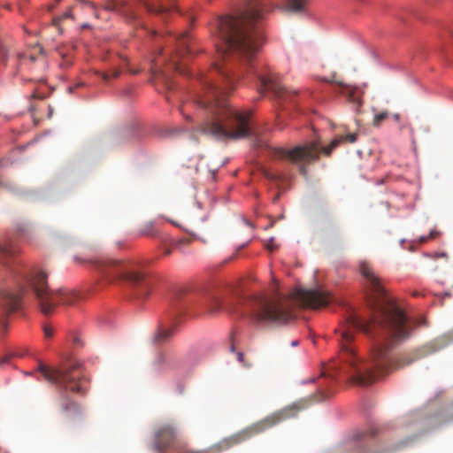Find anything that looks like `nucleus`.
<instances>
[{
    "mask_svg": "<svg viewBox=\"0 0 453 453\" xmlns=\"http://www.w3.org/2000/svg\"><path fill=\"white\" fill-rule=\"evenodd\" d=\"M265 176L267 179L271 180H278V176H277V175H275V174H273V173H269V172H267V171H266V172H265Z\"/></svg>",
    "mask_w": 453,
    "mask_h": 453,
    "instance_id": "7c9ffc66",
    "label": "nucleus"
},
{
    "mask_svg": "<svg viewBox=\"0 0 453 453\" xmlns=\"http://www.w3.org/2000/svg\"><path fill=\"white\" fill-rule=\"evenodd\" d=\"M440 233L437 230H431L427 237H429V240L435 239Z\"/></svg>",
    "mask_w": 453,
    "mask_h": 453,
    "instance_id": "473e14b6",
    "label": "nucleus"
},
{
    "mask_svg": "<svg viewBox=\"0 0 453 453\" xmlns=\"http://www.w3.org/2000/svg\"><path fill=\"white\" fill-rule=\"evenodd\" d=\"M17 252L16 248L11 242H0V254L4 256H13Z\"/></svg>",
    "mask_w": 453,
    "mask_h": 453,
    "instance_id": "412c9836",
    "label": "nucleus"
},
{
    "mask_svg": "<svg viewBox=\"0 0 453 453\" xmlns=\"http://www.w3.org/2000/svg\"><path fill=\"white\" fill-rule=\"evenodd\" d=\"M150 13L165 15L175 8L173 0H140Z\"/></svg>",
    "mask_w": 453,
    "mask_h": 453,
    "instance_id": "9b49d317",
    "label": "nucleus"
},
{
    "mask_svg": "<svg viewBox=\"0 0 453 453\" xmlns=\"http://www.w3.org/2000/svg\"><path fill=\"white\" fill-rule=\"evenodd\" d=\"M237 359L240 363H242L245 367H251V364H248L244 361V355L242 352H237L236 354Z\"/></svg>",
    "mask_w": 453,
    "mask_h": 453,
    "instance_id": "cd10ccee",
    "label": "nucleus"
},
{
    "mask_svg": "<svg viewBox=\"0 0 453 453\" xmlns=\"http://www.w3.org/2000/svg\"><path fill=\"white\" fill-rule=\"evenodd\" d=\"M152 292L150 285H127L126 294L131 299L142 301L146 299Z\"/></svg>",
    "mask_w": 453,
    "mask_h": 453,
    "instance_id": "2eb2a0df",
    "label": "nucleus"
},
{
    "mask_svg": "<svg viewBox=\"0 0 453 453\" xmlns=\"http://www.w3.org/2000/svg\"><path fill=\"white\" fill-rule=\"evenodd\" d=\"M358 271L363 279L369 283H381L382 281V279L375 272L372 265L365 260H362L358 263Z\"/></svg>",
    "mask_w": 453,
    "mask_h": 453,
    "instance_id": "4468645a",
    "label": "nucleus"
},
{
    "mask_svg": "<svg viewBox=\"0 0 453 453\" xmlns=\"http://www.w3.org/2000/svg\"><path fill=\"white\" fill-rule=\"evenodd\" d=\"M292 409H285L268 416L257 425L258 431L271 427L291 416Z\"/></svg>",
    "mask_w": 453,
    "mask_h": 453,
    "instance_id": "ddd939ff",
    "label": "nucleus"
},
{
    "mask_svg": "<svg viewBox=\"0 0 453 453\" xmlns=\"http://www.w3.org/2000/svg\"><path fill=\"white\" fill-rule=\"evenodd\" d=\"M82 27V28H87V27H89V25H88V24H87V23H85V24H83V25H82V27Z\"/></svg>",
    "mask_w": 453,
    "mask_h": 453,
    "instance_id": "a19ab883",
    "label": "nucleus"
},
{
    "mask_svg": "<svg viewBox=\"0 0 453 453\" xmlns=\"http://www.w3.org/2000/svg\"><path fill=\"white\" fill-rule=\"evenodd\" d=\"M297 344H298V342H297V341H293V342H291V345H292V346H296Z\"/></svg>",
    "mask_w": 453,
    "mask_h": 453,
    "instance_id": "ea45409f",
    "label": "nucleus"
},
{
    "mask_svg": "<svg viewBox=\"0 0 453 453\" xmlns=\"http://www.w3.org/2000/svg\"><path fill=\"white\" fill-rule=\"evenodd\" d=\"M104 81H109L111 80V78H117L119 74V71L117 70V69H114L111 71V73H102V72H97L96 73Z\"/></svg>",
    "mask_w": 453,
    "mask_h": 453,
    "instance_id": "b1692460",
    "label": "nucleus"
},
{
    "mask_svg": "<svg viewBox=\"0 0 453 453\" xmlns=\"http://www.w3.org/2000/svg\"><path fill=\"white\" fill-rule=\"evenodd\" d=\"M31 283H46L48 273L42 268L35 267L28 273Z\"/></svg>",
    "mask_w": 453,
    "mask_h": 453,
    "instance_id": "dca6fc26",
    "label": "nucleus"
},
{
    "mask_svg": "<svg viewBox=\"0 0 453 453\" xmlns=\"http://www.w3.org/2000/svg\"><path fill=\"white\" fill-rule=\"evenodd\" d=\"M172 248H173V247H172L171 245H170V247H165V248H164V255H165V256H169V255H171V253H172Z\"/></svg>",
    "mask_w": 453,
    "mask_h": 453,
    "instance_id": "72a5a7b5",
    "label": "nucleus"
},
{
    "mask_svg": "<svg viewBox=\"0 0 453 453\" xmlns=\"http://www.w3.org/2000/svg\"><path fill=\"white\" fill-rule=\"evenodd\" d=\"M174 40L177 43L176 51L173 56L171 57L169 68L174 72L184 73L181 70L177 58L185 54H194V49L191 44V39L188 32L180 34L179 36H175Z\"/></svg>",
    "mask_w": 453,
    "mask_h": 453,
    "instance_id": "1a4fd4ad",
    "label": "nucleus"
},
{
    "mask_svg": "<svg viewBox=\"0 0 453 453\" xmlns=\"http://www.w3.org/2000/svg\"><path fill=\"white\" fill-rule=\"evenodd\" d=\"M171 292L174 297L179 298L186 293V288L181 285H176Z\"/></svg>",
    "mask_w": 453,
    "mask_h": 453,
    "instance_id": "393cba45",
    "label": "nucleus"
},
{
    "mask_svg": "<svg viewBox=\"0 0 453 453\" xmlns=\"http://www.w3.org/2000/svg\"><path fill=\"white\" fill-rule=\"evenodd\" d=\"M57 2H59L60 0H56Z\"/></svg>",
    "mask_w": 453,
    "mask_h": 453,
    "instance_id": "a18cd8bd",
    "label": "nucleus"
},
{
    "mask_svg": "<svg viewBox=\"0 0 453 453\" xmlns=\"http://www.w3.org/2000/svg\"><path fill=\"white\" fill-rule=\"evenodd\" d=\"M304 0H288L287 9L292 12H301L304 10Z\"/></svg>",
    "mask_w": 453,
    "mask_h": 453,
    "instance_id": "a211bd4d",
    "label": "nucleus"
},
{
    "mask_svg": "<svg viewBox=\"0 0 453 453\" xmlns=\"http://www.w3.org/2000/svg\"><path fill=\"white\" fill-rule=\"evenodd\" d=\"M189 242V239L182 238L178 240H171L169 245H171L173 249H180L182 246L188 245Z\"/></svg>",
    "mask_w": 453,
    "mask_h": 453,
    "instance_id": "4be33fe9",
    "label": "nucleus"
},
{
    "mask_svg": "<svg viewBox=\"0 0 453 453\" xmlns=\"http://www.w3.org/2000/svg\"><path fill=\"white\" fill-rule=\"evenodd\" d=\"M73 19L72 10H66L62 15L54 17L52 19V25L57 28L59 35L63 34V25L67 20Z\"/></svg>",
    "mask_w": 453,
    "mask_h": 453,
    "instance_id": "f3484780",
    "label": "nucleus"
},
{
    "mask_svg": "<svg viewBox=\"0 0 453 453\" xmlns=\"http://www.w3.org/2000/svg\"><path fill=\"white\" fill-rule=\"evenodd\" d=\"M153 226L152 224H148L145 226L143 229L141 230V234L142 235H150L152 234Z\"/></svg>",
    "mask_w": 453,
    "mask_h": 453,
    "instance_id": "bb28decb",
    "label": "nucleus"
},
{
    "mask_svg": "<svg viewBox=\"0 0 453 453\" xmlns=\"http://www.w3.org/2000/svg\"><path fill=\"white\" fill-rule=\"evenodd\" d=\"M357 139L355 133L347 135H340L333 139L327 147H320L318 142H307L303 145H298L293 149L278 147L273 150V155L279 158L290 161L300 167L302 174H306L305 165L319 159V154L323 152L329 156L331 152L343 142L354 143Z\"/></svg>",
    "mask_w": 453,
    "mask_h": 453,
    "instance_id": "0eeeda50",
    "label": "nucleus"
},
{
    "mask_svg": "<svg viewBox=\"0 0 453 453\" xmlns=\"http://www.w3.org/2000/svg\"><path fill=\"white\" fill-rule=\"evenodd\" d=\"M175 438L174 429L165 425L158 428L155 434V449L158 453H164L171 446Z\"/></svg>",
    "mask_w": 453,
    "mask_h": 453,
    "instance_id": "9d476101",
    "label": "nucleus"
},
{
    "mask_svg": "<svg viewBox=\"0 0 453 453\" xmlns=\"http://www.w3.org/2000/svg\"><path fill=\"white\" fill-rule=\"evenodd\" d=\"M14 356H15V354H6V355H4V357H2L0 358V365H4V364H8V363H9V361L11 360V358H12V357H14Z\"/></svg>",
    "mask_w": 453,
    "mask_h": 453,
    "instance_id": "c85d7f7f",
    "label": "nucleus"
},
{
    "mask_svg": "<svg viewBox=\"0 0 453 453\" xmlns=\"http://www.w3.org/2000/svg\"><path fill=\"white\" fill-rule=\"evenodd\" d=\"M0 285V328L3 334L7 331V317L21 310L26 293L34 296L41 311L50 314L60 303L70 304L77 299L85 297V294L68 287L58 288L50 285Z\"/></svg>",
    "mask_w": 453,
    "mask_h": 453,
    "instance_id": "20e7f679",
    "label": "nucleus"
},
{
    "mask_svg": "<svg viewBox=\"0 0 453 453\" xmlns=\"http://www.w3.org/2000/svg\"><path fill=\"white\" fill-rule=\"evenodd\" d=\"M265 0H245V7L236 16L226 15L215 19L212 28L220 42L217 44L219 60L214 63L213 71L219 79L214 81L201 78L203 96L197 103L207 111L216 103L226 101L225 96L234 89L238 77L233 72V63L240 61L249 72L257 77L259 92L271 91L279 100H292L296 91L288 90L279 81L278 76L269 73L262 75L256 66V54L262 44L263 33L255 24L267 12Z\"/></svg>",
    "mask_w": 453,
    "mask_h": 453,
    "instance_id": "f03ea898",
    "label": "nucleus"
},
{
    "mask_svg": "<svg viewBox=\"0 0 453 453\" xmlns=\"http://www.w3.org/2000/svg\"><path fill=\"white\" fill-rule=\"evenodd\" d=\"M173 330L172 328H165L159 330L158 333L154 337V341L157 343L164 342L170 339V337L173 335Z\"/></svg>",
    "mask_w": 453,
    "mask_h": 453,
    "instance_id": "6ab92c4d",
    "label": "nucleus"
},
{
    "mask_svg": "<svg viewBox=\"0 0 453 453\" xmlns=\"http://www.w3.org/2000/svg\"><path fill=\"white\" fill-rule=\"evenodd\" d=\"M384 285H367L365 298L372 314L365 319L351 311L349 328L341 331L342 372L353 383L367 386L389 371L403 367L424 356L421 350L393 360L389 350L408 339L414 327L426 326L425 318L414 321L403 303L393 297Z\"/></svg>",
    "mask_w": 453,
    "mask_h": 453,
    "instance_id": "f257e3e1",
    "label": "nucleus"
},
{
    "mask_svg": "<svg viewBox=\"0 0 453 453\" xmlns=\"http://www.w3.org/2000/svg\"><path fill=\"white\" fill-rule=\"evenodd\" d=\"M388 116V111H382L380 113H377L373 117L372 124L375 127H379L383 120H385Z\"/></svg>",
    "mask_w": 453,
    "mask_h": 453,
    "instance_id": "5701e85b",
    "label": "nucleus"
},
{
    "mask_svg": "<svg viewBox=\"0 0 453 453\" xmlns=\"http://www.w3.org/2000/svg\"><path fill=\"white\" fill-rule=\"evenodd\" d=\"M31 96L33 98H39V99H42L43 98V96L42 95H40V94H37L36 92H34Z\"/></svg>",
    "mask_w": 453,
    "mask_h": 453,
    "instance_id": "f704fd0d",
    "label": "nucleus"
},
{
    "mask_svg": "<svg viewBox=\"0 0 453 453\" xmlns=\"http://www.w3.org/2000/svg\"><path fill=\"white\" fill-rule=\"evenodd\" d=\"M38 371L47 381L58 388L60 392L58 404L65 417L73 418L80 416L81 407L68 397L67 392L83 395L87 391L88 380L81 365L76 362L68 366L51 368L40 364Z\"/></svg>",
    "mask_w": 453,
    "mask_h": 453,
    "instance_id": "423d86ee",
    "label": "nucleus"
},
{
    "mask_svg": "<svg viewBox=\"0 0 453 453\" xmlns=\"http://www.w3.org/2000/svg\"><path fill=\"white\" fill-rule=\"evenodd\" d=\"M338 84L342 88L341 93L346 96L357 109H358L363 104L362 96L364 94V89L358 87L347 85L342 82H338Z\"/></svg>",
    "mask_w": 453,
    "mask_h": 453,
    "instance_id": "f8f14e48",
    "label": "nucleus"
},
{
    "mask_svg": "<svg viewBox=\"0 0 453 453\" xmlns=\"http://www.w3.org/2000/svg\"><path fill=\"white\" fill-rule=\"evenodd\" d=\"M428 240H429V237H427V235L426 236H421L419 238V242L420 243H424V242H427Z\"/></svg>",
    "mask_w": 453,
    "mask_h": 453,
    "instance_id": "c9c22d12",
    "label": "nucleus"
},
{
    "mask_svg": "<svg viewBox=\"0 0 453 453\" xmlns=\"http://www.w3.org/2000/svg\"><path fill=\"white\" fill-rule=\"evenodd\" d=\"M49 108H50V116H51V114H52V109H51V107H50V106H49Z\"/></svg>",
    "mask_w": 453,
    "mask_h": 453,
    "instance_id": "37998d69",
    "label": "nucleus"
},
{
    "mask_svg": "<svg viewBox=\"0 0 453 453\" xmlns=\"http://www.w3.org/2000/svg\"><path fill=\"white\" fill-rule=\"evenodd\" d=\"M44 334L46 337L50 338L53 335V329L50 326H44Z\"/></svg>",
    "mask_w": 453,
    "mask_h": 453,
    "instance_id": "c756f323",
    "label": "nucleus"
},
{
    "mask_svg": "<svg viewBox=\"0 0 453 453\" xmlns=\"http://www.w3.org/2000/svg\"><path fill=\"white\" fill-rule=\"evenodd\" d=\"M437 257H447V254L446 253H441L439 254Z\"/></svg>",
    "mask_w": 453,
    "mask_h": 453,
    "instance_id": "58836bf2",
    "label": "nucleus"
},
{
    "mask_svg": "<svg viewBox=\"0 0 453 453\" xmlns=\"http://www.w3.org/2000/svg\"><path fill=\"white\" fill-rule=\"evenodd\" d=\"M265 248L271 252H273L278 249V245L275 243L273 237H272L268 240L267 243L265 244Z\"/></svg>",
    "mask_w": 453,
    "mask_h": 453,
    "instance_id": "a878e982",
    "label": "nucleus"
},
{
    "mask_svg": "<svg viewBox=\"0 0 453 453\" xmlns=\"http://www.w3.org/2000/svg\"><path fill=\"white\" fill-rule=\"evenodd\" d=\"M0 51L2 53V56H3V60H6L7 58V54H8V50H6V48L3 45H0Z\"/></svg>",
    "mask_w": 453,
    "mask_h": 453,
    "instance_id": "2f4dec72",
    "label": "nucleus"
},
{
    "mask_svg": "<svg viewBox=\"0 0 453 453\" xmlns=\"http://www.w3.org/2000/svg\"><path fill=\"white\" fill-rule=\"evenodd\" d=\"M238 295L240 298L247 299L250 303L261 319L269 321L288 319L296 307L319 309L332 301V296L326 291L297 287L289 292H284L277 285L270 286L257 294Z\"/></svg>",
    "mask_w": 453,
    "mask_h": 453,
    "instance_id": "7ed1b4c3",
    "label": "nucleus"
},
{
    "mask_svg": "<svg viewBox=\"0 0 453 453\" xmlns=\"http://www.w3.org/2000/svg\"><path fill=\"white\" fill-rule=\"evenodd\" d=\"M250 280L253 281L257 280V279L254 276H251Z\"/></svg>",
    "mask_w": 453,
    "mask_h": 453,
    "instance_id": "79ce46f5",
    "label": "nucleus"
},
{
    "mask_svg": "<svg viewBox=\"0 0 453 453\" xmlns=\"http://www.w3.org/2000/svg\"><path fill=\"white\" fill-rule=\"evenodd\" d=\"M29 58H30L31 61H35V59L33 56H30Z\"/></svg>",
    "mask_w": 453,
    "mask_h": 453,
    "instance_id": "c03bdc74",
    "label": "nucleus"
},
{
    "mask_svg": "<svg viewBox=\"0 0 453 453\" xmlns=\"http://www.w3.org/2000/svg\"><path fill=\"white\" fill-rule=\"evenodd\" d=\"M393 118L395 121H399L400 120V115L398 113H395L393 115Z\"/></svg>",
    "mask_w": 453,
    "mask_h": 453,
    "instance_id": "e433bc0d",
    "label": "nucleus"
},
{
    "mask_svg": "<svg viewBox=\"0 0 453 453\" xmlns=\"http://www.w3.org/2000/svg\"><path fill=\"white\" fill-rule=\"evenodd\" d=\"M96 270L108 280L139 283L152 280L150 275L137 265L116 259L96 258L91 260Z\"/></svg>",
    "mask_w": 453,
    "mask_h": 453,
    "instance_id": "6e6552de",
    "label": "nucleus"
},
{
    "mask_svg": "<svg viewBox=\"0 0 453 453\" xmlns=\"http://www.w3.org/2000/svg\"><path fill=\"white\" fill-rule=\"evenodd\" d=\"M207 111L199 127L203 134L220 141L241 140L250 135V111L235 110L227 101L216 102Z\"/></svg>",
    "mask_w": 453,
    "mask_h": 453,
    "instance_id": "39448f33",
    "label": "nucleus"
},
{
    "mask_svg": "<svg viewBox=\"0 0 453 453\" xmlns=\"http://www.w3.org/2000/svg\"><path fill=\"white\" fill-rule=\"evenodd\" d=\"M154 77H155V79L161 81L165 85V87L167 88H169V89L171 88L172 85H171V81H170L168 70L164 69V70L155 71Z\"/></svg>",
    "mask_w": 453,
    "mask_h": 453,
    "instance_id": "aec40b11",
    "label": "nucleus"
},
{
    "mask_svg": "<svg viewBox=\"0 0 453 453\" xmlns=\"http://www.w3.org/2000/svg\"><path fill=\"white\" fill-rule=\"evenodd\" d=\"M375 434H376L375 430H373V429H372V430L370 432V438H372V437L375 435Z\"/></svg>",
    "mask_w": 453,
    "mask_h": 453,
    "instance_id": "4c0bfd02",
    "label": "nucleus"
}]
</instances>
